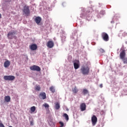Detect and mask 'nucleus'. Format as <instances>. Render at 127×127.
I'll return each instance as SVG.
<instances>
[{"mask_svg": "<svg viewBox=\"0 0 127 127\" xmlns=\"http://www.w3.org/2000/svg\"><path fill=\"white\" fill-rule=\"evenodd\" d=\"M82 13L80 14V17L83 18V17H85L86 15L87 14H91L92 12L93 11V8L92 7H88L86 9L82 8L81 9Z\"/></svg>", "mask_w": 127, "mask_h": 127, "instance_id": "obj_1", "label": "nucleus"}, {"mask_svg": "<svg viewBox=\"0 0 127 127\" xmlns=\"http://www.w3.org/2000/svg\"><path fill=\"white\" fill-rule=\"evenodd\" d=\"M80 71L83 75H89L90 68L88 66L83 65L81 67Z\"/></svg>", "mask_w": 127, "mask_h": 127, "instance_id": "obj_2", "label": "nucleus"}, {"mask_svg": "<svg viewBox=\"0 0 127 127\" xmlns=\"http://www.w3.org/2000/svg\"><path fill=\"white\" fill-rule=\"evenodd\" d=\"M15 31H10L7 34V37L9 39H13V38H16V37L15 36Z\"/></svg>", "mask_w": 127, "mask_h": 127, "instance_id": "obj_3", "label": "nucleus"}, {"mask_svg": "<svg viewBox=\"0 0 127 127\" xmlns=\"http://www.w3.org/2000/svg\"><path fill=\"white\" fill-rule=\"evenodd\" d=\"M3 79L5 81H13L15 77L13 75H5L3 76Z\"/></svg>", "mask_w": 127, "mask_h": 127, "instance_id": "obj_4", "label": "nucleus"}, {"mask_svg": "<svg viewBox=\"0 0 127 127\" xmlns=\"http://www.w3.org/2000/svg\"><path fill=\"white\" fill-rule=\"evenodd\" d=\"M23 12L26 14V15H29L30 13V11L29 10V6L25 5L23 9Z\"/></svg>", "mask_w": 127, "mask_h": 127, "instance_id": "obj_5", "label": "nucleus"}, {"mask_svg": "<svg viewBox=\"0 0 127 127\" xmlns=\"http://www.w3.org/2000/svg\"><path fill=\"white\" fill-rule=\"evenodd\" d=\"M30 69L32 71H37V72H39L41 70L40 67L35 65L30 66Z\"/></svg>", "mask_w": 127, "mask_h": 127, "instance_id": "obj_6", "label": "nucleus"}, {"mask_svg": "<svg viewBox=\"0 0 127 127\" xmlns=\"http://www.w3.org/2000/svg\"><path fill=\"white\" fill-rule=\"evenodd\" d=\"M102 38L104 40V41H109L110 38H109V35L106 33L103 32L102 33Z\"/></svg>", "mask_w": 127, "mask_h": 127, "instance_id": "obj_7", "label": "nucleus"}, {"mask_svg": "<svg viewBox=\"0 0 127 127\" xmlns=\"http://www.w3.org/2000/svg\"><path fill=\"white\" fill-rule=\"evenodd\" d=\"M91 121L92 126H95L96 124H97V122H98V118H97L96 116L93 115L91 118Z\"/></svg>", "mask_w": 127, "mask_h": 127, "instance_id": "obj_8", "label": "nucleus"}, {"mask_svg": "<svg viewBox=\"0 0 127 127\" xmlns=\"http://www.w3.org/2000/svg\"><path fill=\"white\" fill-rule=\"evenodd\" d=\"M47 46L48 48H53L54 47V42L52 41H49L47 43Z\"/></svg>", "mask_w": 127, "mask_h": 127, "instance_id": "obj_9", "label": "nucleus"}, {"mask_svg": "<svg viewBox=\"0 0 127 127\" xmlns=\"http://www.w3.org/2000/svg\"><path fill=\"white\" fill-rule=\"evenodd\" d=\"M29 48L32 51H34L37 49V45L35 44H33L29 46Z\"/></svg>", "mask_w": 127, "mask_h": 127, "instance_id": "obj_10", "label": "nucleus"}, {"mask_svg": "<svg viewBox=\"0 0 127 127\" xmlns=\"http://www.w3.org/2000/svg\"><path fill=\"white\" fill-rule=\"evenodd\" d=\"M86 103H82L80 104V109L81 112H84V111H86Z\"/></svg>", "mask_w": 127, "mask_h": 127, "instance_id": "obj_11", "label": "nucleus"}, {"mask_svg": "<svg viewBox=\"0 0 127 127\" xmlns=\"http://www.w3.org/2000/svg\"><path fill=\"white\" fill-rule=\"evenodd\" d=\"M120 57L122 60L126 57V51L125 50L120 53Z\"/></svg>", "mask_w": 127, "mask_h": 127, "instance_id": "obj_12", "label": "nucleus"}, {"mask_svg": "<svg viewBox=\"0 0 127 127\" xmlns=\"http://www.w3.org/2000/svg\"><path fill=\"white\" fill-rule=\"evenodd\" d=\"M10 65V62H9V61L7 60L4 63V68H7L8 67H9Z\"/></svg>", "mask_w": 127, "mask_h": 127, "instance_id": "obj_13", "label": "nucleus"}, {"mask_svg": "<svg viewBox=\"0 0 127 127\" xmlns=\"http://www.w3.org/2000/svg\"><path fill=\"white\" fill-rule=\"evenodd\" d=\"M39 97H42V100L46 99V93L45 92H41L40 93Z\"/></svg>", "mask_w": 127, "mask_h": 127, "instance_id": "obj_14", "label": "nucleus"}, {"mask_svg": "<svg viewBox=\"0 0 127 127\" xmlns=\"http://www.w3.org/2000/svg\"><path fill=\"white\" fill-rule=\"evenodd\" d=\"M35 21L37 24H39L41 22V17L38 16L35 18Z\"/></svg>", "mask_w": 127, "mask_h": 127, "instance_id": "obj_15", "label": "nucleus"}, {"mask_svg": "<svg viewBox=\"0 0 127 127\" xmlns=\"http://www.w3.org/2000/svg\"><path fill=\"white\" fill-rule=\"evenodd\" d=\"M73 66L75 70H77V69H79V68L80 67V65H79V61H77V63H74Z\"/></svg>", "mask_w": 127, "mask_h": 127, "instance_id": "obj_16", "label": "nucleus"}, {"mask_svg": "<svg viewBox=\"0 0 127 127\" xmlns=\"http://www.w3.org/2000/svg\"><path fill=\"white\" fill-rule=\"evenodd\" d=\"M72 93H74V94H77L79 90H78L76 86H75L73 88H72Z\"/></svg>", "mask_w": 127, "mask_h": 127, "instance_id": "obj_17", "label": "nucleus"}, {"mask_svg": "<svg viewBox=\"0 0 127 127\" xmlns=\"http://www.w3.org/2000/svg\"><path fill=\"white\" fill-rule=\"evenodd\" d=\"M55 108L56 110H59V109H60V104L58 102L56 103Z\"/></svg>", "mask_w": 127, "mask_h": 127, "instance_id": "obj_18", "label": "nucleus"}, {"mask_svg": "<svg viewBox=\"0 0 127 127\" xmlns=\"http://www.w3.org/2000/svg\"><path fill=\"white\" fill-rule=\"evenodd\" d=\"M105 51L102 48H100L99 49V55H100V56H102V55H104V53H105Z\"/></svg>", "mask_w": 127, "mask_h": 127, "instance_id": "obj_19", "label": "nucleus"}, {"mask_svg": "<svg viewBox=\"0 0 127 127\" xmlns=\"http://www.w3.org/2000/svg\"><path fill=\"white\" fill-rule=\"evenodd\" d=\"M4 100L5 102L8 103V102H10V97H9V96H5Z\"/></svg>", "mask_w": 127, "mask_h": 127, "instance_id": "obj_20", "label": "nucleus"}, {"mask_svg": "<svg viewBox=\"0 0 127 127\" xmlns=\"http://www.w3.org/2000/svg\"><path fill=\"white\" fill-rule=\"evenodd\" d=\"M82 93L84 95V96H86L87 94H89V91H88V90L84 89L82 91Z\"/></svg>", "mask_w": 127, "mask_h": 127, "instance_id": "obj_21", "label": "nucleus"}, {"mask_svg": "<svg viewBox=\"0 0 127 127\" xmlns=\"http://www.w3.org/2000/svg\"><path fill=\"white\" fill-rule=\"evenodd\" d=\"M63 117L64 118H65V119L66 120V121H69V116H68V115L67 114L64 113L63 115Z\"/></svg>", "mask_w": 127, "mask_h": 127, "instance_id": "obj_22", "label": "nucleus"}, {"mask_svg": "<svg viewBox=\"0 0 127 127\" xmlns=\"http://www.w3.org/2000/svg\"><path fill=\"white\" fill-rule=\"evenodd\" d=\"M30 110L32 113H34V112H35V110H36V108H35V106H33L31 107Z\"/></svg>", "mask_w": 127, "mask_h": 127, "instance_id": "obj_23", "label": "nucleus"}, {"mask_svg": "<svg viewBox=\"0 0 127 127\" xmlns=\"http://www.w3.org/2000/svg\"><path fill=\"white\" fill-rule=\"evenodd\" d=\"M50 91L52 92V93H54L55 92V89H54V87L53 86H51L50 88Z\"/></svg>", "mask_w": 127, "mask_h": 127, "instance_id": "obj_24", "label": "nucleus"}, {"mask_svg": "<svg viewBox=\"0 0 127 127\" xmlns=\"http://www.w3.org/2000/svg\"><path fill=\"white\" fill-rule=\"evenodd\" d=\"M122 60L124 64H127V58H124Z\"/></svg>", "mask_w": 127, "mask_h": 127, "instance_id": "obj_25", "label": "nucleus"}, {"mask_svg": "<svg viewBox=\"0 0 127 127\" xmlns=\"http://www.w3.org/2000/svg\"><path fill=\"white\" fill-rule=\"evenodd\" d=\"M40 89L41 88H40V86H37L35 88L36 91H40Z\"/></svg>", "mask_w": 127, "mask_h": 127, "instance_id": "obj_26", "label": "nucleus"}, {"mask_svg": "<svg viewBox=\"0 0 127 127\" xmlns=\"http://www.w3.org/2000/svg\"><path fill=\"white\" fill-rule=\"evenodd\" d=\"M45 108H49V105H48L47 103H45L43 105Z\"/></svg>", "mask_w": 127, "mask_h": 127, "instance_id": "obj_27", "label": "nucleus"}, {"mask_svg": "<svg viewBox=\"0 0 127 127\" xmlns=\"http://www.w3.org/2000/svg\"><path fill=\"white\" fill-rule=\"evenodd\" d=\"M60 125H61L60 127H64V123L62 122H59Z\"/></svg>", "mask_w": 127, "mask_h": 127, "instance_id": "obj_28", "label": "nucleus"}, {"mask_svg": "<svg viewBox=\"0 0 127 127\" xmlns=\"http://www.w3.org/2000/svg\"><path fill=\"white\" fill-rule=\"evenodd\" d=\"M33 122H34L33 119H32V121L30 122V126H33L34 125V123H33Z\"/></svg>", "mask_w": 127, "mask_h": 127, "instance_id": "obj_29", "label": "nucleus"}, {"mask_svg": "<svg viewBox=\"0 0 127 127\" xmlns=\"http://www.w3.org/2000/svg\"><path fill=\"white\" fill-rule=\"evenodd\" d=\"M0 127H5L2 123H0Z\"/></svg>", "mask_w": 127, "mask_h": 127, "instance_id": "obj_30", "label": "nucleus"}, {"mask_svg": "<svg viewBox=\"0 0 127 127\" xmlns=\"http://www.w3.org/2000/svg\"><path fill=\"white\" fill-rule=\"evenodd\" d=\"M100 88H103V84H101L100 85Z\"/></svg>", "mask_w": 127, "mask_h": 127, "instance_id": "obj_31", "label": "nucleus"}, {"mask_svg": "<svg viewBox=\"0 0 127 127\" xmlns=\"http://www.w3.org/2000/svg\"><path fill=\"white\" fill-rule=\"evenodd\" d=\"M1 17V14H0V18Z\"/></svg>", "mask_w": 127, "mask_h": 127, "instance_id": "obj_32", "label": "nucleus"}]
</instances>
